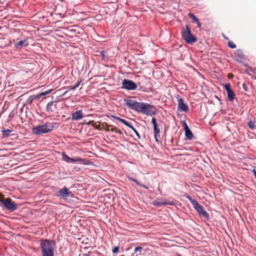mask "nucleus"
<instances>
[{"mask_svg": "<svg viewBox=\"0 0 256 256\" xmlns=\"http://www.w3.org/2000/svg\"><path fill=\"white\" fill-rule=\"evenodd\" d=\"M62 160L68 163H75L78 162L82 161V158H71L69 157L64 152H62Z\"/></svg>", "mask_w": 256, "mask_h": 256, "instance_id": "nucleus-14", "label": "nucleus"}, {"mask_svg": "<svg viewBox=\"0 0 256 256\" xmlns=\"http://www.w3.org/2000/svg\"><path fill=\"white\" fill-rule=\"evenodd\" d=\"M0 202L4 208L9 212H14L18 208L17 204L12 202L10 198L0 199Z\"/></svg>", "mask_w": 256, "mask_h": 256, "instance_id": "nucleus-5", "label": "nucleus"}, {"mask_svg": "<svg viewBox=\"0 0 256 256\" xmlns=\"http://www.w3.org/2000/svg\"><path fill=\"white\" fill-rule=\"evenodd\" d=\"M50 91L51 90H48V91H46V92H42L40 95V96H46V95L48 94L50 92Z\"/></svg>", "mask_w": 256, "mask_h": 256, "instance_id": "nucleus-39", "label": "nucleus"}, {"mask_svg": "<svg viewBox=\"0 0 256 256\" xmlns=\"http://www.w3.org/2000/svg\"><path fill=\"white\" fill-rule=\"evenodd\" d=\"M186 30L182 32V36L184 40L188 44H192L196 42L197 38L192 34L188 25L186 26Z\"/></svg>", "mask_w": 256, "mask_h": 256, "instance_id": "nucleus-3", "label": "nucleus"}, {"mask_svg": "<svg viewBox=\"0 0 256 256\" xmlns=\"http://www.w3.org/2000/svg\"><path fill=\"white\" fill-rule=\"evenodd\" d=\"M224 37L226 39V40H228V38H226V36H224Z\"/></svg>", "mask_w": 256, "mask_h": 256, "instance_id": "nucleus-45", "label": "nucleus"}, {"mask_svg": "<svg viewBox=\"0 0 256 256\" xmlns=\"http://www.w3.org/2000/svg\"><path fill=\"white\" fill-rule=\"evenodd\" d=\"M82 162H78V163L82 164L85 165H90L92 164V162H90V160H85L82 158Z\"/></svg>", "mask_w": 256, "mask_h": 256, "instance_id": "nucleus-25", "label": "nucleus"}, {"mask_svg": "<svg viewBox=\"0 0 256 256\" xmlns=\"http://www.w3.org/2000/svg\"><path fill=\"white\" fill-rule=\"evenodd\" d=\"M124 100L128 108L140 112L142 102L130 98L125 99Z\"/></svg>", "mask_w": 256, "mask_h": 256, "instance_id": "nucleus-6", "label": "nucleus"}, {"mask_svg": "<svg viewBox=\"0 0 256 256\" xmlns=\"http://www.w3.org/2000/svg\"><path fill=\"white\" fill-rule=\"evenodd\" d=\"M138 186H140L146 189H148V188L147 186H146V185L142 184L140 183V184H139Z\"/></svg>", "mask_w": 256, "mask_h": 256, "instance_id": "nucleus-41", "label": "nucleus"}, {"mask_svg": "<svg viewBox=\"0 0 256 256\" xmlns=\"http://www.w3.org/2000/svg\"><path fill=\"white\" fill-rule=\"evenodd\" d=\"M152 123L154 126V129L158 128V125L156 122V120L154 118H152Z\"/></svg>", "mask_w": 256, "mask_h": 256, "instance_id": "nucleus-31", "label": "nucleus"}, {"mask_svg": "<svg viewBox=\"0 0 256 256\" xmlns=\"http://www.w3.org/2000/svg\"><path fill=\"white\" fill-rule=\"evenodd\" d=\"M122 88L128 90H134L137 88L138 86L136 83L132 80L124 79L122 82Z\"/></svg>", "mask_w": 256, "mask_h": 256, "instance_id": "nucleus-9", "label": "nucleus"}, {"mask_svg": "<svg viewBox=\"0 0 256 256\" xmlns=\"http://www.w3.org/2000/svg\"><path fill=\"white\" fill-rule=\"evenodd\" d=\"M142 250H143V248L142 247L138 246V247L135 248L134 252H141Z\"/></svg>", "mask_w": 256, "mask_h": 256, "instance_id": "nucleus-36", "label": "nucleus"}, {"mask_svg": "<svg viewBox=\"0 0 256 256\" xmlns=\"http://www.w3.org/2000/svg\"><path fill=\"white\" fill-rule=\"evenodd\" d=\"M99 55L101 56L102 60H105V50H102L99 52Z\"/></svg>", "mask_w": 256, "mask_h": 256, "instance_id": "nucleus-32", "label": "nucleus"}, {"mask_svg": "<svg viewBox=\"0 0 256 256\" xmlns=\"http://www.w3.org/2000/svg\"><path fill=\"white\" fill-rule=\"evenodd\" d=\"M140 112L147 116H154L157 112L156 108L149 104L142 102Z\"/></svg>", "mask_w": 256, "mask_h": 256, "instance_id": "nucleus-4", "label": "nucleus"}, {"mask_svg": "<svg viewBox=\"0 0 256 256\" xmlns=\"http://www.w3.org/2000/svg\"><path fill=\"white\" fill-rule=\"evenodd\" d=\"M188 16L192 19L193 22H198V18L193 14L191 12L188 13Z\"/></svg>", "mask_w": 256, "mask_h": 256, "instance_id": "nucleus-26", "label": "nucleus"}, {"mask_svg": "<svg viewBox=\"0 0 256 256\" xmlns=\"http://www.w3.org/2000/svg\"><path fill=\"white\" fill-rule=\"evenodd\" d=\"M244 86H245V84H243V86H242L243 88H244L246 90V87H244Z\"/></svg>", "mask_w": 256, "mask_h": 256, "instance_id": "nucleus-44", "label": "nucleus"}, {"mask_svg": "<svg viewBox=\"0 0 256 256\" xmlns=\"http://www.w3.org/2000/svg\"><path fill=\"white\" fill-rule=\"evenodd\" d=\"M72 194V192L70 191L69 190L66 186H64L63 188L60 189L58 191L56 196L65 199L71 196Z\"/></svg>", "mask_w": 256, "mask_h": 256, "instance_id": "nucleus-12", "label": "nucleus"}, {"mask_svg": "<svg viewBox=\"0 0 256 256\" xmlns=\"http://www.w3.org/2000/svg\"><path fill=\"white\" fill-rule=\"evenodd\" d=\"M186 198L190 200L193 206L198 202L195 199L192 198V196H187Z\"/></svg>", "mask_w": 256, "mask_h": 256, "instance_id": "nucleus-27", "label": "nucleus"}, {"mask_svg": "<svg viewBox=\"0 0 256 256\" xmlns=\"http://www.w3.org/2000/svg\"><path fill=\"white\" fill-rule=\"evenodd\" d=\"M128 127L131 128L134 131V133H135L136 135L138 138L140 139V136L139 133L136 130V129L131 124H130Z\"/></svg>", "mask_w": 256, "mask_h": 256, "instance_id": "nucleus-24", "label": "nucleus"}, {"mask_svg": "<svg viewBox=\"0 0 256 256\" xmlns=\"http://www.w3.org/2000/svg\"><path fill=\"white\" fill-rule=\"evenodd\" d=\"M154 136L156 141L158 142H159V140H158V137L160 136V135H156V134H154Z\"/></svg>", "mask_w": 256, "mask_h": 256, "instance_id": "nucleus-40", "label": "nucleus"}, {"mask_svg": "<svg viewBox=\"0 0 256 256\" xmlns=\"http://www.w3.org/2000/svg\"><path fill=\"white\" fill-rule=\"evenodd\" d=\"M164 206L169 205V206H175L176 202L174 201H169L168 200H166L164 201Z\"/></svg>", "mask_w": 256, "mask_h": 256, "instance_id": "nucleus-28", "label": "nucleus"}, {"mask_svg": "<svg viewBox=\"0 0 256 256\" xmlns=\"http://www.w3.org/2000/svg\"><path fill=\"white\" fill-rule=\"evenodd\" d=\"M124 100L128 108L140 112L142 102L130 98L125 99Z\"/></svg>", "mask_w": 256, "mask_h": 256, "instance_id": "nucleus-7", "label": "nucleus"}, {"mask_svg": "<svg viewBox=\"0 0 256 256\" xmlns=\"http://www.w3.org/2000/svg\"><path fill=\"white\" fill-rule=\"evenodd\" d=\"M154 134H156V135H159L158 134L160 132V130L158 128H154Z\"/></svg>", "mask_w": 256, "mask_h": 256, "instance_id": "nucleus-38", "label": "nucleus"}, {"mask_svg": "<svg viewBox=\"0 0 256 256\" xmlns=\"http://www.w3.org/2000/svg\"><path fill=\"white\" fill-rule=\"evenodd\" d=\"M184 127L185 132L186 139L188 140H192L194 138V136L184 120Z\"/></svg>", "mask_w": 256, "mask_h": 256, "instance_id": "nucleus-15", "label": "nucleus"}, {"mask_svg": "<svg viewBox=\"0 0 256 256\" xmlns=\"http://www.w3.org/2000/svg\"><path fill=\"white\" fill-rule=\"evenodd\" d=\"M115 120H117L118 122H120L124 124V125L126 126H128L130 124V122H128L126 120L122 119L120 117L116 116H112Z\"/></svg>", "mask_w": 256, "mask_h": 256, "instance_id": "nucleus-19", "label": "nucleus"}, {"mask_svg": "<svg viewBox=\"0 0 256 256\" xmlns=\"http://www.w3.org/2000/svg\"><path fill=\"white\" fill-rule=\"evenodd\" d=\"M58 101L54 100L48 102L46 106V112L50 114L54 113L58 110Z\"/></svg>", "mask_w": 256, "mask_h": 256, "instance_id": "nucleus-11", "label": "nucleus"}, {"mask_svg": "<svg viewBox=\"0 0 256 256\" xmlns=\"http://www.w3.org/2000/svg\"><path fill=\"white\" fill-rule=\"evenodd\" d=\"M38 96L36 95L31 96L28 100H27V104H32L34 100Z\"/></svg>", "mask_w": 256, "mask_h": 256, "instance_id": "nucleus-30", "label": "nucleus"}, {"mask_svg": "<svg viewBox=\"0 0 256 256\" xmlns=\"http://www.w3.org/2000/svg\"><path fill=\"white\" fill-rule=\"evenodd\" d=\"M58 126V124L56 122L46 123V124L32 128V132L36 135H41L52 131L54 128H57Z\"/></svg>", "mask_w": 256, "mask_h": 256, "instance_id": "nucleus-2", "label": "nucleus"}, {"mask_svg": "<svg viewBox=\"0 0 256 256\" xmlns=\"http://www.w3.org/2000/svg\"><path fill=\"white\" fill-rule=\"evenodd\" d=\"M226 92L228 100L230 102L233 101L235 98V94L232 90L231 89L230 90L227 91Z\"/></svg>", "mask_w": 256, "mask_h": 256, "instance_id": "nucleus-18", "label": "nucleus"}, {"mask_svg": "<svg viewBox=\"0 0 256 256\" xmlns=\"http://www.w3.org/2000/svg\"><path fill=\"white\" fill-rule=\"evenodd\" d=\"M196 23L197 24V26H198V28H201V24L199 22V21L198 20V22H196Z\"/></svg>", "mask_w": 256, "mask_h": 256, "instance_id": "nucleus-42", "label": "nucleus"}, {"mask_svg": "<svg viewBox=\"0 0 256 256\" xmlns=\"http://www.w3.org/2000/svg\"><path fill=\"white\" fill-rule=\"evenodd\" d=\"M71 118L73 120H79L83 118L84 116L82 110H77L73 112L71 114Z\"/></svg>", "mask_w": 256, "mask_h": 256, "instance_id": "nucleus-17", "label": "nucleus"}, {"mask_svg": "<svg viewBox=\"0 0 256 256\" xmlns=\"http://www.w3.org/2000/svg\"><path fill=\"white\" fill-rule=\"evenodd\" d=\"M152 204L154 206L160 207L162 206H164V201L156 200L153 201Z\"/></svg>", "mask_w": 256, "mask_h": 256, "instance_id": "nucleus-21", "label": "nucleus"}, {"mask_svg": "<svg viewBox=\"0 0 256 256\" xmlns=\"http://www.w3.org/2000/svg\"><path fill=\"white\" fill-rule=\"evenodd\" d=\"M224 86L226 92L232 89L231 86L228 83L224 84Z\"/></svg>", "mask_w": 256, "mask_h": 256, "instance_id": "nucleus-35", "label": "nucleus"}, {"mask_svg": "<svg viewBox=\"0 0 256 256\" xmlns=\"http://www.w3.org/2000/svg\"><path fill=\"white\" fill-rule=\"evenodd\" d=\"M56 242L54 240L41 239L40 248L42 256H54V248Z\"/></svg>", "mask_w": 256, "mask_h": 256, "instance_id": "nucleus-1", "label": "nucleus"}, {"mask_svg": "<svg viewBox=\"0 0 256 256\" xmlns=\"http://www.w3.org/2000/svg\"><path fill=\"white\" fill-rule=\"evenodd\" d=\"M228 45L232 48H236V45L232 41H229L228 43Z\"/></svg>", "mask_w": 256, "mask_h": 256, "instance_id": "nucleus-34", "label": "nucleus"}, {"mask_svg": "<svg viewBox=\"0 0 256 256\" xmlns=\"http://www.w3.org/2000/svg\"><path fill=\"white\" fill-rule=\"evenodd\" d=\"M128 180H131L133 181L138 186L139 184H140V182H138L136 179L135 178H133L132 176H128Z\"/></svg>", "mask_w": 256, "mask_h": 256, "instance_id": "nucleus-33", "label": "nucleus"}, {"mask_svg": "<svg viewBox=\"0 0 256 256\" xmlns=\"http://www.w3.org/2000/svg\"><path fill=\"white\" fill-rule=\"evenodd\" d=\"M12 132V130L10 129L4 130H2V136L4 138H8L9 136L10 133Z\"/></svg>", "mask_w": 256, "mask_h": 256, "instance_id": "nucleus-20", "label": "nucleus"}, {"mask_svg": "<svg viewBox=\"0 0 256 256\" xmlns=\"http://www.w3.org/2000/svg\"><path fill=\"white\" fill-rule=\"evenodd\" d=\"M119 247L118 246H114V248L112 250V252L114 254L116 253L119 251Z\"/></svg>", "mask_w": 256, "mask_h": 256, "instance_id": "nucleus-37", "label": "nucleus"}, {"mask_svg": "<svg viewBox=\"0 0 256 256\" xmlns=\"http://www.w3.org/2000/svg\"><path fill=\"white\" fill-rule=\"evenodd\" d=\"M193 207L199 215L202 216L207 220L210 219L208 214L206 211L203 206L199 204L198 202Z\"/></svg>", "mask_w": 256, "mask_h": 256, "instance_id": "nucleus-10", "label": "nucleus"}, {"mask_svg": "<svg viewBox=\"0 0 256 256\" xmlns=\"http://www.w3.org/2000/svg\"><path fill=\"white\" fill-rule=\"evenodd\" d=\"M252 172H253L254 177L256 178V170L254 169Z\"/></svg>", "mask_w": 256, "mask_h": 256, "instance_id": "nucleus-43", "label": "nucleus"}, {"mask_svg": "<svg viewBox=\"0 0 256 256\" xmlns=\"http://www.w3.org/2000/svg\"><path fill=\"white\" fill-rule=\"evenodd\" d=\"M178 110L180 112H187L189 111L188 106L186 104L184 103V100L182 98L178 100Z\"/></svg>", "mask_w": 256, "mask_h": 256, "instance_id": "nucleus-13", "label": "nucleus"}, {"mask_svg": "<svg viewBox=\"0 0 256 256\" xmlns=\"http://www.w3.org/2000/svg\"><path fill=\"white\" fill-rule=\"evenodd\" d=\"M81 82H82V80H80V81H78L74 86H68L69 90H75L76 88H77L80 86Z\"/></svg>", "mask_w": 256, "mask_h": 256, "instance_id": "nucleus-22", "label": "nucleus"}, {"mask_svg": "<svg viewBox=\"0 0 256 256\" xmlns=\"http://www.w3.org/2000/svg\"><path fill=\"white\" fill-rule=\"evenodd\" d=\"M112 132H114L116 133H118L120 134H122V132L121 130L118 129L116 128H112L110 130Z\"/></svg>", "mask_w": 256, "mask_h": 256, "instance_id": "nucleus-29", "label": "nucleus"}, {"mask_svg": "<svg viewBox=\"0 0 256 256\" xmlns=\"http://www.w3.org/2000/svg\"><path fill=\"white\" fill-rule=\"evenodd\" d=\"M248 126L251 130H255L256 129V126L254 123L252 122L251 120H250L248 122Z\"/></svg>", "mask_w": 256, "mask_h": 256, "instance_id": "nucleus-23", "label": "nucleus"}, {"mask_svg": "<svg viewBox=\"0 0 256 256\" xmlns=\"http://www.w3.org/2000/svg\"><path fill=\"white\" fill-rule=\"evenodd\" d=\"M13 42L16 48L21 49L24 47H26L28 44V38L22 39L18 38L13 40Z\"/></svg>", "mask_w": 256, "mask_h": 256, "instance_id": "nucleus-8", "label": "nucleus"}, {"mask_svg": "<svg viewBox=\"0 0 256 256\" xmlns=\"http://www.w3.org/2000/svg\"><path fill=\"white\" fill-rule=\"evenodd\" d=\"M234 59L238 62H242L245 59L244 55L241 50H238L234 54Z\"/></svg>", "mask_w": 256, "mask_h": 256, "instance_id": "nucleus-16", "label": "nucleus"}]
</instances>
